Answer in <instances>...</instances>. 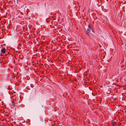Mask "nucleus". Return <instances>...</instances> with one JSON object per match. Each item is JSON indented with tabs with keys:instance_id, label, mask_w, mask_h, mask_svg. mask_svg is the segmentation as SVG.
I'll return each mask as SVG.
<instances>
[{
	"instance_id": "f257e3e1",
	"label": "nucleus",
	"mask_w": 126,
	"mask_h": 126,
	"mask_svg": "<svg viewBox=\"0 0 126 126\" xmlns=\"http://www.w3.org/2000/svg\"><path fill=\"white\" fill-rule=\"evenodd\" d=\"M92 26L90 24H89L88 25V27L87 29V31L88 32H90L91 31H92V32H94L93 31V30L92 29Z\"/></svg>"
},
{
	"instance_id": "f03ea898",
	"label": "nucleus",
	"mask_w": 126,
	"mask_h": 126,
	"mask_svg": "<svg viewBox=\"0 0 126 126\" xmlns=\"http://www.w3.org/2000/svg\"><path fill=\"white\" fill-rule=\"evenodd\" d=\"M6 51V49L5 48H3L1 50V52L3 53H4Z\"/></svg>"
},
{
	"instance_id": "7ed1b4c3",
	"label": "nucleus",
	"mask_w": 126,
	"mask_h": 126,
	"mask_svg": "<svg viewBox=\"0 0 126 126\" xmlns=\"http://www.w3.org/2000/svg\"><path fill=\"white\" fill-rule=\"evenodd\" d=\"M116 122L114 121L112 123V126H114V125L116 124Z\"/></svg>"
},
{
	"instance_id": "20e7f679",
	"label": "nucleus",
	"mask_w": 126,
	"mask_h": 126,
	"mask_svg": "<svg viewBox=\"0 0 126 126\" xmlns=\"http://www.w3.org/2000/svg\"><path fill=\"white\" fill-rule=\"evenodd\" d=\"M88 33H89V32H87V33H86L87 34H88Z\"/></svg>"
},
{
	"instance_id": "39448f33",
	"label": "nucleus",
	"mask_w": 126,
	"mask_h": 126,
	"mask_svg": "<svg viewBox=\"0 0 126 126\" xmlns=\"http://www.w3.org/2000/svg\"><path fill=\"white\" fill-rule=\"evenodd\" d=\"M113 32V33L114 34H115V33H114Z\"/></svg>"
},
{
	"instance_id": "423d86ee",
	"label": "nucleus",
	"mask_w": 126,
	"mask_h": 126,
	"mask_svg": "<svg viewBox=\"0 0 126 126\" xmlns=\"http://www.w3.org/2000/svg\"><path fill=\"white\" fill-rule=\"evenodd\" d=\"M14 105H14L13 106H14Z\"/></svg>"
},
{
	"instance_id": "0eeeda50",
	"label": "nucleus",
	"mask_w": 126,
	"mask_h": 126,
	"mask_svg": "<svg viewBox=\"0 0 126 126\" xmlns=\"http://www.w3.org/2000/svg\"><path fill=\"white\" fill-rule=\"evenodd\" d=\"M115 33H116V32H114Z\"/></svg>"
},
{
	"instance_id": "6e6552de",
	"label": "nucleus",
	"mask_w": 126,
	"mask_h": 126,
	"mask_svg": "<svg viewBox=\"0 0 126 126\" xmlns=\"http://www.w3.org/2000/svg\"><path fill=\"white\" fill-rule=\"evenodd\" d=\"M36 32V33H37V32Z\"/></svg>"
}]
</instances>
